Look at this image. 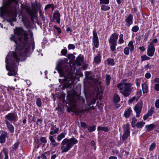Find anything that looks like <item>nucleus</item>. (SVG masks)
Here are the masks:
<instances>
[{"mask_svg": "<svg viewBox=\"0 0 159 159\" xmlns=\"http://www.w3.org/2000/svg\"><path fill=\"white\" fill-rule=\"evenodd\" d=\"M10 38L11 41L15 43V51L16 54L19 57L23 55V53H27L30 50L31 46L32 49L35 48L34 41L28 42L29 34L22 27H16L14 30V34H11Z\"/></svg>", "mask_w": 159, "mask_h": 159, "instance_id": "nucleus-1", "label": "nucleus"}, {"mask_svg": "<svg viewBox=\"0 0 159 159\" xmlns=\"http://www.w3.org/2000/svg\"><path fill=\"white\" fill-rule=\"evenodd\" d=\"M67 64L64 61H60L57 65L56 69L59 74L61 77H64L63 79H59L60 83L62 84L61 88L62 90H64L65 89L70 87L71 85V83H69L70 80L66 78L70 74L69 68Z\"/></svg>", "mask_w": 159, "mask_h": 159, "instance_id": "nucleus-2", "label": "nucleus"}, {"mask_svg": "<svg viewBox=\"0 0 159 159\" xmlns=\"http://www.w3.org/2000/svg\"><path fill=\"white\" fill-rule=\"evenodd\" d=\"M20 60L19 57L12 51L8 54L6 57V68L8 71L7 75L10 76H15L17 74V64Z\"/></svg>", "mask_w": 159, "mask_h": 159, "instance_id": "nucleus-3", "label": "nucleus"}, {"mask_svg": "<svg viewBox=\"0 0 159 159\" xmlns=\"http://www.w3.org/2000/svg\"><path fill=\"white\" fill-rule=\"evenodd\" d=\"M31 6L32 9L29 6L26 4L21 5V7L26 10V12L30 16L31 21H33L34 18L36 17L38 11L41 10L42 5L40 2L35 1L34 2L31 3Z\"/></svg>", "mask_w": 159, "mask_h": 159, "instance_id": "nucleus-4", "label": "nucleus"}, {"mask_svg": "<svg viewBox=\"0 0 159 159\" xmlns=\"http://www.w3.org/2000/svg\"><path fill=\"white\" fill-rule=\"evenodd\" d=\"M78 140L74 138L69 139L65 138L62 141L61 144L63 146L65 145L66 146L61 147V152L63 153L68 152L74 145L78 143Z\"/></svg>", "mask_w": 159, "mask_h": 159, "instance_id": "nucleus-5", "label": "nucleus"}, {"mask_svg": "<svg viewBox=\"0 0 159 159\" xmlns=\"http://www.w3.org/2000/svg\"><path fill=\"white\" fill-rule=\"evenodd\" d=\"M0 11L2 16L6 14L9 17H13L11 19H7V20L9 22L11 26H13V22L16 20V10H13L11 9L10 10H9L3 8L1 9L0 8Z\"/></svg>", "mask_w": 159, "mask_h": 159, "instance_id": "nucleus-6", "label": "nucleus"}, {"mask_svg": "<svg viewBox=\"0 0 159 159\" xmlns=\"http://www.w3.org/2000/svg\"><path fill=\"white\" fill-rule=\"evenodd\" d=\"M118 37V34L116 33H114L111 34L108 39L110 49L112 52H114L116 50V47L117 45V41Z\"/></svg>", "mask_w": 159, "mask_h": 159, "instance_id": "nucleus-7", "label": "nucleus"}, {"mask_svg": "<svg viewBox=\"0 0 159 159\" xmlns=\"http://www.w3.org/2000/svg\"><path fill=\"white\" fill-rule=\"evenodd\" d=\"M123 90L121 92L125 97H127L130 95L132 89L131 88L132 84L131 83L125 82L123 84Z\"/></svg>", "mask_w": 159, "mask_h": 159, "instance_id": "nucleus-8", "label": "nucleus"}, {"mask_svg": "<svg viewBox=\"0 0 159 159\" xmlns=\"http://www.w3.org/2000/svg\"><path fill=\"white\" fill-rule=\"evenodd\" d=\"M77 94V92L75 90L71 91H67L66 98L68 101L70 103L76 102V97Z\"/></svg>", "mask_w": 159, "mask_h": 159, "instance_id": "nucleus-9", "label": "nucleus"}, {"mask_svg": "<svg viewBox=\"0 0 159 159\" xmlns=\"http://www.w3.org/2000/svg\"><path fill=\"white\" fill-rule=\"evenodd\" d=\"M124 133L122 136V139L123 141H125L130 136V131L129 124L127 123L123 128Z\"/></svg>", "mask_w": 159, "mask_h": 159, "instance_id": "nucleus-10", "label": "nucleus"}, {"mask_svg": "<svg viewBox=\"0 0 159 159\" xmlns=\"http://www.w3.org/2000/svg\"><path fill=\"white\" fill-rule=\"evenodd\" d=\"M5 118L11 122H16L18 120L17 115L14 112L8 113L5 116Z\"/></svg>", "mask_w": 159, "mask_h": 159, "instance_id": "nucleus-11", "label": "nucleus"}, {"mask_svg": "<svg viewBox=\"0 0 159 159\" xmlns=\"http://www.w3.org/2000/svg\"><path fill=\"white\" fill-rule=\"evenodd\" d=\"M61 14L58 10L54 12L52 18L51 20L52 22H55L56 20V23L59 24L61 22Z\"/></svg>", "mask_w": 159, "mask_h": 159, "instance_id": "nucleus-12", "label": "nucleus"}, {"mask_svg": "<svg viewBox=\"0 0 159 159\" xmlns=\"http://www.w3.org/2000/svg\"><path fill=\"white\" fill-rule=\"evenodd\" d=\"M155 51V48L152 43H151L148 46L147 51V54L149 57H152L153 56Z\"/></svg>", "mask_w": 159, "mask_h": 159, "instance_id": "nucleus-13", "label": "nucleus"}, {"mask_svg": "<svg viewBox=\"0 0 159 159\" xmlns=\"http://www.w3.org/2000/svg\"><path fill=\"white\" fill-rule=\"evenodd\" d=\"M142 103L139 102L135 106L134 110L135 111L136 115V117H138L139 116L142 108Z\"/></svg>", "mask_w": 159, "mask_h": 159, "instance_id": "nucleus-14", "label": "nucleus"}, {"mask_svg": "<svg viewBox=\"0 0 159 159\" xmlns=\"http://www.w3.org/2000/svg\"><path fill=\"white\" fill-rule=\"evenodd\" d=\"M84 56L80 54L77 57L75 61V63L77 66H80L81 65V63L84 61Z\"/></svg>", "mask_w": 159, "mask_h": 159, "instance_id": "nucleus-15", "label": "nucleus"}, {"mask_svg": "<svg viewBox=\"0 0 159 159\" xmlns=\"http://www.w3.org/2000/svg\"><path fill=\"white\" fill-rule=\"evenodd\" d=\"M125 22L126 26L129 27L133 23V16L131 14H129L125 19Z\"/></svg>", "mask_w": 159, "mask_h": 159, "instance_id": "nucleus-16", "label": "nucleus"}, {"mask_svg": "<svg viewBox=\"0 0 159 159\" xmlns=\"http://www.w3.org/2000/svg\"><path fill=\"white\" fill-rule=\"evenodd\" d=\"M97 93L96 95V98L98 99L99 98V100H101L103 96V91L102 89V87L100 85L99 87H97Z\"/></svg>", "mask_w": 159, "mask_h": 159, "instance_id": "nucleus-17", "label": "nucleus"}, {"mask_svg": "<svg viewBox=\"0 0 159 159\" xmlns=\"http://www.w3.org/2000/svg\"><path fill=\"white\" fill-rule=\"evenodd\" d=\"M2 132L0 136V143H4L6 141V138L7 136V133L6 131H2Z\"/></svg>", "mask_w": 159, "mask_h": 159, "instance_id": "nucleus-18", "label": "nucleus"}, {"mask_svg": "<svg viewBox=\"0 0 159 159\" xmlns=\"http://www.w3.org/2000/svg\"><path fill=\"white\" fill-rule=\"evenodd\" d=\"M5 122L8 130L11 133H13L14 131V127L13 125L7 120H5Z\"/></svg>", "mask_w": 159, "mask_h": 159, "instance_id": "nucleus-19", "label": "nucleus"}, {"mask_svg": "<svg viewBox=\"0 0 159 159\" xmlns=\"http://www.w3.org/2000/svg\"><path fill=\"white\" fill-rule=\"evenodd\" d=\"M120 98L119 95L117 94H115L113 97V102L115 104H116L120 102Z\"/></svg>", "mask_w": 159, "mask_h": 159, "instance_id": "nucleus-20", "label": "nucleus"}, {"mask_svg": "<svg viewBox=\"0 0 159 159\" xmlns=\"http://www.w3.org/2000/svg\"><path fill=\"white\" fill-rule=\"evenodd\" d=\"M49 139L51 142V144H52L53 147H55L58 145V143L56 142V141L53 136L50 135L49 137Z\"/></svg>", "mask_w": 159, "mask_h": 159, "instance_id": "nucleus-21", "label": "nucleus"}, {"mask_svg": "<svg viewBox=\"0 0 159 159\" xmlns=\"http://www.w3.org/2000/svg\"><path fill=\"white\" fill-rule=\"evenodd\" d=\"M132 110L130 108L126 109L124 112V116L126 118H128L130 116Z\"/></svg>", "mask_w": 159, "mask_h": 159, "instance_id": "nucleus-22", "label": "nucleus"}, {"mask_svg": "<svg viewBox=\"0 0 159 159\" xmlns=\"http://www.w3.org/2000/svg\"><path fill=\"white\" fill-rule=\"evenodd\" d=\"M22 21L23 22L24 25L27 28H28L30 26V21L26 18H24L22 17Z\"/></svg>", "mask_w": 159, "mask_h": 159, "instance_id": "nucleus-23", "label": "nucleus"}, {"mask_svg": "<svg viewBox=\"0 0 159 159\" xmlns=\"http://www.w3.org/2000/svg\"><path fill=\"white\" fill-rule=\"evenodd\" d=\"M94 61L97 64H99L101 61V55L100 53H98L97 55L94 57Z\"/></svg>", "mask_w": 159, "mask_h": 159, "instance_id": "nucleus-24", "label": "nucleus"}, {"mask_svg": "<svg viewBox=\"0 0 159 159\" xmlns=\"http://www.w3.org/2000/svg\"><path fill=\"white\" fill-rule=\"evenodd\" d=\"M155 127V125L153 124H151L149 125H146L145 126V128H147L146 131H150L154 128Z\"/></svg>", "mask_w": 159, "mask_h": 159, "instance_id": "nucleus-25", "label": "nucleus"}, {"mask_svg": "<svg viewBox=\"0 0 159 159\" xmlns=\"http://www.w3.org/2000/svg\"><path fill=\"white\" fill-rule=\"evenodd\" d=\"M142 88L143 94L146 93L148 91V87L146 83L142 84Z\"/></svg>", "mask_w": 159, "mask_h": 159, "instance_id": "nucleus-26", "label": "nucleus"}, {"mask_svg": "<svg viewBox=\"0 0 159 159\" xmlns=\"http://www.w3.org/2000/svg\"><path fill=\"white\" fill-rule=\"evenodd\" d=\"M66 134V133L64 132L63 133H61L60 134L58 135L57 139L58 141H60L63 138H64Z\"/></svg>", "mask_w": 159, "mask_h": 159, "instance_id": "nucleus-27", "label": "nucleus"}, {"mask_svg": "<svg viewBox=\"0 0 159 159\" xmlns=\"http://www.w3.org/2000/svg\"><path fill=\"white\" fill-rule=\"evenodd\" d=\"M51 8L52 10H54L55 8V6L53 3L48 4L45 5L44 7V10H46Z\"/></svg>", "mask_w": 159, "mask_h": 159, "instance_id": "nucleus-28", "label": "nucleus"}, {"mask_svg": "<svg viewBox=\"0 0 159 159\" xmlns=\"http://www.w3.org/2000/svg\"><path fill=\"white\" fill-rule=\"evenodd\" d=\"M98 131H103L105 132L108 131L109 129L108 127H102L101 126H98L97 128Z\"/></svg>", "mask_w": 159, "mask_h": 159, "instance_id": "nucleus-29", "label": "nucleus"}, {"mask_svg": "<svg viewBox=\"0 0 159 159\" xmlns=\"http://www.w3.org/2000/svg\"><path fill=\"white\" fill-rule=\"evenodd\" d=\"M128 46L129 49H130V52H132L134 49V46L133 41H130L128 44Z\"/></svg>", "mask_w": 159, "mask_h": 159, "instance_id": "nucleus-30", "label": "nucleus"}, {"mask_svg": "<svg viewBox=\"0 0 159 159\" xmlns=\"http://www.w3.org/2000/svg\"><path fill=\"white\" fill-rule=\"evenodd\" d=\"M2 152H3L5 155L4 159H8V151L7 149L6 148H4L2 151Z\"/></svg>", "mask_w": 159, "mask_h": 159, "instance_id": "nucleus-31", "label": "nucleus"}, {"mask_svg": "<svg viewBox=\"0 0 159 159\" xmlns=\"http://www.w3.org/2000/svg\"><path fill=\"white\" fill-rule=\"evenodd\" d=\"M111 77L110 75L106 74V85L107 86H109L110 83Z\"/></svg>", "mask_w": 159, "mask_h": 159, "instance_id": "nucleus-32", "label": "nucleus"}, {"mask_svg": "<svg viewBox=\"0 0 159 159\" xmlns=\"http://www.w3.org/2000/svg\"><path fill=\"white\" fill-rule=\"evenodd\" d=\"M92 40L95 47L96 48H98L99 45L98 38L93 39Z\"/></svg>", "mask_w": 159, "mask_h": 159, "instance_id": "nucleus-33", "label": "nucleus"}, {"mask_svg": "<svg viewBox=\"0 0 159 159\" xmlns=\"http://www.w3.org/2000/svg\"><path fill=\"white\" fill-rule=\"evenodd\" d=\"M107 64L109 65L113 66L115 65V63L113 59L111 58H108L107 59Z\"/></svg>", "mask_w": 159, "mask_h": 159, "instance_id": "nucleus-34", "label": "nucleus"}, {"mask_svg": "<svg viewBox=\"0 0 159 159\" xmlns=\"http://www.w3.org/2000/svg\"><path fill=\"white\" fill-rule=\"evenodd\" d=\"M20 144V142L19 141H18L15 144H14L13 145V146L11 147V151H16L17 148H18Z\"/></svg>", "mask_w": 159, "mask_h": 159, "instance_id": "nucleus-35", "label": "nucleus"}, {"mask_svg": "<svg viewBox=\"0 0 159 159\" xmlns=\"http://www.w3.org/2000/svg\"><path fill=\"white\" fill-rule=\"evenodd\" d=\"M110 8L109 6H106L104 4H102L101 6V9L102 11H107L109 10Z\"/></svg>", "mask_w": 159, "mask_h": 159, "instance_id": "nucleus-36", "label": "nucleus"}, {"mask_svg": "<svg viewBox=\"0 0 159 159\" xmlns=\"http://www.w3.org/2000/svg\"><path fill=\"white\" fill-rule=\"evenodd\" d=\"M145 123V122H138L136 124V126L139 129L143 127Z\"/></svg>", "mask_w": 159, "mask_h": 159, "instance_id": "nucleus-37", "label": "nucleus"}, {"mask_svg": "<svg viewBox=\"0 0 159 159\" xmlns=\"http://www.w3.org/2000/svg\"><path fill=\"white\" fill-rule=\"evenodd\" d=\"M36 104L37 106L39 107H41L42 105V102L41 101V98H38L36 99Z\"/></svg>", "mask_w": 159, "mask_h": 159, "instance_id": "nucleus-38", "label": "nucleus"}, {"mask_svg": "<svg viewBox=\"0 0 159 159\" xmlns=\"http://www.w3.org/2000/svg\"><path fill=\"white\" fill-rule=\"evenodd\" d=\"M154 112V108L153 107H151L150 109L149 110L147 114L149 116H152V114Z\"/></svg>", "mask_w": 159, "mask_h": 159, "instance_id": "nucleus-39", "label": "nucleus"}, {"mask_svg": "<svg viewBox=\"0 0 159 159\" xmlns=\"http://www.w3.org/2000/svg\"><path fill=\"white\" fill-rule=\"evenodd\" d=\"M96 128V125H93L91 126L88 127V130L89 132H91L94 131Z\"/></svg>", "mask_w": 159, "mask_h": 159, "instance_id": "nucleus-40", "label": "nucleus"}, {"mask_svg": "<svg viewBox=\"0 0 159 159\" xmlns=\"http://www.w3.org/2000/svg\"><path fill=\"white\" fill-rule=\"evenodd\" d=\"M67 57L68 59L70 61H73L75 58V56L71 53L68 54Z\"/></svg>", "mask_w": 159, "mask_h": 159, "instance_id": "nucleus-41", "label": "nucleus"}, {"mask_svg": "<svg viewBox=\"0 0 159 159\" xmlns=\"http://www.w3.org/2000/svg\"><path fill=\"white\" fill-rule=\"evenodd\" d=\"M141 61H144L149 60L150 59V58L147 56L146 55H144L141 56Z\"/></svg>", "mask_w": 159, "mask_h": 159, "instance_id": "nucleus-42", "label": "nucleus"}, {"mask_svg": "<svg viewBox=\"0 0 159 159\" xmlns=\"http://www.w3.org/2000/svg\"><path fill=\"white\" fill-rule=\"evenodd\" d=\"M1 108L2 111L3 112L8 111L10 110V108L7 107L5 105L2 106Z\"/></svg>", "mask_w": 159, "mask_h": 159, "instance_id": "nucleus-43", "label": "nucleus"}, {"mask_svg": "<svg viewBox=\"0 0 159 159\" xmlns=\"http://www.w3.org/2000/svg\"><path fill=\"white\" fill-rule=\"evenodd\" d=\"M39 141L41 142V143H43L44 144L47 142L46 138L44 137H41L39 139Z\"/></svg>", "mask_w": 159, "mask_h": 159, "instance_id": "nucleus-44", "label": "nucleus"}, {"mask_svg": "<svg viewBox=\"0 0 159 159\" xmlns=\"http://www.w3.org/2000/svg\"><path fill=\"white\" fill-rule=\"evenodd\" d=\"M81 127L83 129H85L88 128L87 124L84 122L81 121L80 122Z\"/></svg>", "mask_w": 159, "mask_h": 159, "instance_id": "nucleus-45", "label": "nucleus"}, {"mask_svg": "<svg viewBox=\"0 0 159 159\" xmlns=\"http://www.w3.org/2000/svg\"><path fill=\"white\" fill-rule=\"evenodd\" d=\"M156 144L155 142H153L152 143L150 146L149 148V150L150 151H153L154 149V148L156 146Z\"/></svg>", "mask_w": 159, "mask_h": 159, "instance_id": "nucleus-46", "label": "nucleus"}, {"mask_svg": "<svg viewBox=\"0 0 159 159\" xmlns=\"http://www.w3.org/2000/svg\"><path fill=\"white\" fill-rule=\"evenodd\" d=\"M100 4H108L110 2L109 0H99Z\"/></svg>", "mask_w": 159, "mask_h": 159, "instance_id": "nucleus-47", "label": "nucleus"}, {"mask_svg": "<svg viewBox=\"0 0 159 159\" xmlns=\"http://www.w3.org/2000/svg\"><path fill=\"white\" fill-rule=\"evenodd\" d=\"M93 39L98 38L97 33L95 29H93Z\"/></svg>", "mask_w": 159, "mask_h": 159, "instance_id": "nucleus-48", "label": "nucleus"}, {"mask_svg": "<svg viewBox=\"0 0 159 159\" xmlns=\"http://www.w3.org/2000/svg\"><path fill=\"white\" fill-rule=\"evenodd\" d=\"M59 130V128L58 127L54 131H50L49 132V134L50 135H53L55 134H56L57 133Z\"/></svg>", "mask_w": 159, "mask_h": 159, "instance_id": "nucleus-49", "label": "nucleus"}, {"mask_svg": "<svg viewBox=\"0 0 159 159\" xmlns=\"http://www.w3.org/2000/svg\"><path fill=\"white\" fill-rule=\"evenodd\" d=\"M139 30V27L138 26L135 25L133 26L132 29L131 30L134 32H136Z\"/></svg>", "mask_w": 159, "mask_h": 159, "instance_id": "nucleus-50", "label": "nucleus"}, {"mask_svg": "<svg viewBox=\"0 0 159 159\" xmlns=\"http://www.w3.org/2000/svg\"><path fill=\"white\" fill-rule=\"evenodd\" d=\"M39 11V16L40 18L42 20H44L45 19V17L43 15V12L41 10H40Z\"/></svg>", "mask_w": 159, "mask_h": 159, "instance_id": "nucleus-51", "label": "nucleus"}, {"mask_svg": "<svg viewBox=\"0 0 159 159\" xmlns=\"http://www.w3.org/2000/svg\"><path fill=\"white\" fill-rule=\"evenodd\" d=\"M129 49L128 47H125L124 50V52L125 54L128 55L129 54Z\"/></svg>", "mask_w": 159, "mask_h": 159, "instance_id": "nucleus-52", "label": "nucleus"}, {"mask_svg": "<svg viewBox=\"0 0 159 159\" xmlns=\"http://www.w3.org/2000/svg\"><path fill=\"white\" fill-rule=\"evenodd\" d=\"M61 53L62 55L66 56L67 53V50L66 49H63L61 50Z\"/></svg>", "mask_w": 159, "mask_h": 159, "instance_id": "nucleus-53", "label": "nucleus"}, {"mask_svg": "<svg viewBox=\"0 0 159 159\" xmlns=\"http://www.w3.org/2000/svg\"><path fill=\"white\" fill-rule=\"evenodd\" d=\"M150 32L149 31H148V32L146 33L144 35V39L143 40L144 41H146L147 40V39L149 35Z\"/></svg>", "mask_w": 159, "mask_h": 159, "instance_id": "nucleus-54", "label": "nucleus"}, {"mask_svg": "<svg viewBox=\"0 0 159 159\" xmlns=\"http://www.w3.org/2000/svg\"><path fill=\"white\" fill-rule=\"evenodd\" d=\"M74 107V106H68L67 108V111L69 112H74L73 111Z\"/></svg>", "mask_w": 159, "mask_h": 159, "instance_id": "nucleus-55", "label": "nucleus"}, {"mask_svg": "<svg viewBox=\"0 0 159 159\" xmlns=\"http://www.w3.org/2000/svg\"><path fill=\"white\" fill-rule=\"evenodd\" d=\"M53 28L57 30L58 34H60L61 33L62 31L60 28L57 27L56 25H54L53 27Z\"/></svg>", "mask_w": 159, "mask_h": 159, "instance_id": "nucleus-56", "label": "nucleus"}, {"mask_svg": "<svg viewBox=\"0 0 159 159\" xmlns=\"http://www.w3.org/2000/svg\"><path fill=\"white\" fill-rule=\"evenodd\" d=\"M68 48L69 50L74 49L75 48V46L73 44H70L68 45Z\"/></svg>", "mask_w": 159, "mask_h": 159, "instance_id": "nucleus-57", "label": "nucleus"}, {"mask_svg": "<svg viewBox=\"0 0 159 159\" xmlns=\"http://www.w3.org/2000/svg\"><path fill=\"white\" fill-rule=\"evenodd\" d=\"M124 83H119L117 84V87L119 88L120 90H122L123 89V87H121V86L122 85H123Z\"/></svg>", "mask_w": 159, "mask_h": 159, "instance_id": "nucleus-58", "label": "nucleus"}, {"mask_svg": "<svg viewBox=\"0 0 159 159\" xmlns=\"http://www.w3.org/2000/svg\"><path fill=\"white\" fill-rule=\"evenodd\" d=\"M155 105L157 108H159V99H157L156 100Z\"/></svg>", "mask_w": 159, "mask_h": 159, "instance_id": "nucleus-59", "label": "nucleus"}, {"mask_svg": "<svg viewBox=\"0 0 159 159\" xmlns=\"http://www.w3.org/2000/svg\"><path fill=\"white\" fill-rule=\"evenodd\" d=\"M136 98V97L135 96H134L132 97L128 101V102L129 103H130L133 102Z\"/></svg>", "mask_w": 159, "mask_h": 159, "instance_id": "nucleus-60", "label": "nucleus"}, {"mask_svg": "<svg viewBox=\"0 0 159 159\" xmlns=\"http://www.w3.org/2000/svg\"><path fill=\"white\" fill-rule=\"evenodd\" d=\"M98 99L97 98L95 97L94 98H93L90 102V103L91 104H94L95 103L96 101Z\"/></svg>", "mask_w": 159, "mask_h": 159, "instance_id": "nucleus-61", "label": "nucleus"}, {"mask_svg": "<svg viewBox=\"0 0 159 159\" xmlns=\"http://www.w3.org/2000/svg\"><path fill=\"white\" fill-rule=\"evenodd\" d=\"M136 95H137V101L138 100V99L142 95V92L141 91H140V92H137L136 93Z\"/></svg>", "mask_w": 159, "mask_h": 159, "instance_id": "nucleus-62", "label": "nucleus"}, {"mask_svg": "<svg viewBox=\"0 0 159 159\" xmlns=\"http://www.w3.org/2000/svg\"><path fill=\"white\" fill-rule=\"evenodd\" d=\"M154 89L157 91H159V84H156L155 85Z\"/></svg>", "mask_w": 159, "mask_h": 159, "instance_id": "nucleus-63", "label": "nucleus"}, {"mask_svg": "<svg viewBox=\"0 0 159 159\" xmlns=\"http://www.w3.org/2000/svg\"><path fill=\"white\" fill-rule=\"evenodd\" d=\"M151 76V74L148 72L147 73L145 74V77L147 79H149Z\"/></svg>", "mask_w": 159, "mask_h": 159, "instance_id": "nucleus-64", "label": "nucleus"}]
</instances>
